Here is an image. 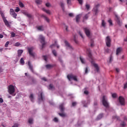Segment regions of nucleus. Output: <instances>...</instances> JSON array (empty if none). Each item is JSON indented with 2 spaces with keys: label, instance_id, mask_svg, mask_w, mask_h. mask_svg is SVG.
Instances as JSON below:
<instances>
[{
  "label": "nucleus",
  "instance_id": "obj_55",
  "mask_svg": "<svg viewBox=\"0 0 127 127\" xmlns=\"http://www.w3.org/2000/svg\"><path fill=\"white\" fill-rule=\"evenodd\" d=\"M54 121L56 123H57V122H58V119H57V118H55L54 119Z\"/></svg>",
  "mask_w": 127,
  "mask_h": 127
},
{
  "label": "nucleus",
  "instance_id": "obj_4",
  "mask_svg": "<svg viewBox=\"0 0 127 127\" xmlns=\"http://www.w3.org/2000/svg\"><path fill=\"white\" fill-rule=\"evenodd\" d=\"M102 104L105 108H109V103L106 96H103L102 98Z\"/></svg>",
  "mask_w": 127,
  "mask_h": 127
},
{
  "label": "nucleus",
  "instance_id": "obj_32",
  "mask_svg": "<svg viewBox=\"0 0 127 127\" xmlns=\"http://www.w3.org/2000/svg\"><path fill=\"white\" fill-rule=\"evenodd\" d=\"M21 45V44H20V43L19 42H16L15 43L14 45L16 47H18L19 46H20Z\"/></svg>",
  "mask_w": 127,
  "mask_h": 127
},
{
  "label": "nucleus",
  "instance_id": "obj_64",
  "mask_svg": "<svg viewBox=\"0 0 127 127\" xmlns=\"http://www.w3.org/2000/svg\"><path fill=\"white\" fill-rule=\"evenodd\" d=\"M124 41L127 42V37L125 39H124Z\"/></svg>",
  "mask_w": 127,
  "mask_h": 127
},
{
  "label": "nucleus",
  "instance_id": "obj_16",
  "mask_svg": "<svg viewBox=\"0 0 127 127\" xmlns=\"http://www.w3.org/2000/svg\"><path fill=\"white\" fill-rule=\"evenodd\" d=\"M22 53H23V50H18L17 51L18 57H20V56H21Z\"/></svg>",
  "mask_w": 127,
  "mask_h": 127
},
{
  "label": "nucleus",
  "instance_id": "obj_24",
  "mask_svg": "<svg viewBox=\"0 0 127 127\" xmlns=\"http://www.w3.org/2000/svg\"><path fill=\"white\" fill-rule=\"evenodd\" d=\"M42 10L43 11H45V12H46V13H47L48 14H50L51 12H50V10H47L44 8H42Z\"/></svg>",
  "mask_w": 127,
  "mask_h": 127
},
{
  "label": "nucleus",
  "instance_id": "obj_25",
  "mask_svg": "<svg viewBox=\"0 0 127 127\" xmlns=\"http://www.w3.org/2000/svg\"><path fill=\"white\" fill-rule=\"evenodd\" d=\"M27 64L29 66V69L32 70V67L31 66V62H30V61H28Z\"/></svg>",
  "mask_w": 127,
  "mask_h": 127
},
{
  "label": "nucleus",
  "instance_id": "obj_9",
  "mask_svg": "<svg viewBox=\"0 0 127 127\" xmlns=\"http://www.w3.org/2000/svg\"><path fill=\"white\" fill-rule=\"evenodd\" d=\"M84 32L87 37H90L91 33L90 32V30L88 28H84Z\"/></svg>",
  "mask_w": 127,
  "mask_h": 127
},
{
  "label": "nucleus",
  "instance_id": "obj_61",
  "mask_svg": "<svg viewBox=\"0 0 127 127\" xmlns=\"http://www.w3.org/2000/svg\"><path fill=\"white\" fill-rule=\"evenodd\" d=\"M68 15H69V16H70L71 17H72L73 15V13H70L68 14Z\"/></svg>",
  "mask_w": 127,
  "mask_h": 127
},
{
  "label": "nucleus",
  "instance_id": "obj_26",
  "mask_svg": "<svg viewBox=\"0 0 127 127\" xmlns=\"http://www.w3.org/2000/svg\"><path fill=\"white\" fill-rule=\"evenodd\" d=\"M52 53H53V55H54V56H55V57H56V56H57V52L56 51V50H53Z\"/></svg>",
  "mask_w": 127,
  "mask_h": 127
},
{
  "label": "nucleus",
  "instance_id": "obj_44",
  "mask_svg": "<svg viewBox=\"0 0 127 127\" xmlns=\"http://www.w3.org/2000/svg\"><path fill=\"white\" fill-rule=\"evenodd\" d=\"M112 98H117V93H113L112 95Z\"/></svg>",
  "mask_w": 127,
  "mask_h": 127
},
{
  "label": "nucleus",
  "instance_id": "obj_8",
  "mask_svg": "<svg viewBox=\"0 0 127 127\" xmlns=\"http://www.w3.org/2000/svg\"><path fill=\"white\" fill-rule=\"evenodd\" d=\"M10 14L14 17V18H16V16H17V14L14 12V10L12 8L10 9Z\"/></svg>",
  "mask_w": 127,
  "mask_h": 127
},
{
  "label": "nucleus",
  "instance_id": "obj_40",
  "mask_svg": "<svg viewBox=\"0 0 127 127\" xmlns=\"http://www.w3.org/2000/svg\"><path fill=\"white\" fill-rule=\"evenodd\" d=\"M11 37H15V33L14 32H11Z\"/></svg>",
  "mask_w": 127,
  "mask_h": 127
},
{
  "label": "nucleus",
  "instance_id": "obj_42",
  "mask_svg": "<svg viewBox=\"0 0 127 127\" xmlns=\"http://www.w3.org/2000/svg\"><path fill=\"white\" fill-rule=\"evenodd\" d=\"M121 126H122V127H126V123H125V122H122L121 124Z\"/></svg>",
  "mask_w": 127,
  "mask_h": 127
},
{
  "label": "nucleus",
  "instance_id": "obj_13",
  "mask_svg": "<svg viewBox=\"0 0 127 127\" xmlns=\"http://www.w3.org/2000/svg\"><path fill=\"white\" fill-rule=\"evenodd\" d=\"M104 115L103 114H100L97 116V117L95 119V121H100V120L102 119Z\"/></svg>",
  "mask_w": 127,
  "mask_h": 127
},
{
  "label": "nucleus",
  "instance_id": "obj_23",
  "mask_svg": "<svg viewBox=\"0 0 127 127\" xmlns=\"http://www.w3.org/2000/svg\"><path fill=\"white\" fill-rule=\"evenodd\" d=\"M3 20L6 26H9V23H8V21H7V20H6V18L4 19Z\"/></svg>",
  "mask_w": 127,
  "mask_h": 127
},
{
  "label": "nucleus",
  "instance_id": "obj_2",
  "mask_svg": "<svg viewBox=\"0 0 127 127\" xmlns=\"http://www.w3.org/2000/svg\"><path fill=\"white\" fill-rule=\"evenodd\" d=\"M15 91V88H14V86L10 85L8 86V92L10 95H12V96H15L16 94L14 93Z\"/></svg>",
  "mask_w": 127,
  "mask_h": 127
},
{
  "label": "nucleus",
  "instance_id": "obj_46",
  "mask_svg": "<svg viewBox=\"0 0 127 127\" xmlns=\"http://www.w3.org/2000/svg\"><path fill=\"white\" fill-rule=\"evenodd\" d=\"M77 1H78L79 4H83V0H77Z\"/></svg>",
  "mask_w": 127,
  "mask_h": 127
},
{
  "label": "nucleus",
  "instance_id": "obj_56",
  "mask_svg": "<svg viewBox=\"0 0 127 127\" xmlns=\"http://www.w3.org/2000/svg\"><path fill=\"white\" fill-rule=\"evenodd\" d=\"M29 124H32V119H29Z\"/></svg>",
  "mask_w": 127,
  "mask_h": 127
},
{
  "label": "nucleus",
  "instance_id": "obj_20",
  "mask_svg": "<svg viewBox=\"0 0 127 127\" xmlns=\"http://www.w3.org/2000/svg\"><path fill=\"white\" fill-rule=\"evenodd\" d=\"M64 44L65 45V46H66L67 47H69V48H72V47L71 46V45H70V44H69L68 41L66 40L64 41Z\"/></svg>",
  "mask_w": 127,
  "mask_h": 127
},
{
  "label": "nucleus",
  "instance_id": "obj_11",
  "mask_svg": "<svg viewBox=\"0 0 127 127\" xmlns=\"http://www.w3.org/2000/svg\"><path fill=\"white\" fill-rule=\"evenodd\" d=\"M115 16H116L115 20L117 22L118 24H119V25L121 26V25H122V22H121V21L120 20V17H119V16H118L117 15H115Z\"/></svg>",
  "mask_w": 127,
  "mask_h": 127
},
{
  "label": "nucleus",
  "instance_id": "obj_49",
  "mask_svg": "<svg viewBox=\"0 0 127 127\" xmlns=\"http://www.w3.org/2000/svg\"><path fill=\"white\" fill-rule=\"evenodd\" d=\"M88 67H86L85 68V74H88Z\"/></svg>",
  "mask_w": 127,
  "mask_h": 127
},
{
  "label": "nucleus",
  "instance_id": "obj_1",
  "mask_svg": "<svg viewBox=\"0 0 127 127\" xmlns=\"http://www.w3.org/2000/svg\"><path fill=\"white\" fill-rule=\"evenodd\" d=\"M87 54L88 55V57L91 59V61L90 62L91 64H92L94 67H95L97 72H99V66H98L97 64H95V62L93 61V59L92 58V54L91 53V51L90 49L87 50Z\"/></svg>",
  "mask_w": 127,
  "mask_h": 127
},
{
  "label": "nucleus",
  "instance_id": "obj_5",
  "mask_svg": "<svg viewBox=\"0 0 127 127\" xmlns=\"http://www.w3.org/2000/svg\"><path fill=\"white\" fill-rule=\"evenodd\" d=\"M67 78L69 80V81H71V79H72V80L75 81L76 82L78 81V79H77V76L74 75L73 74L67 75Z\"/></svg>",
  "mask_w": 127,
  "mask_h": 127
},
{
  "label": "nucleus",
  "instance_id": "obj_17",
  "mask_svg": "<svg viewBox=\"0 0 127 127\" xmlns=\"http://www.w3.org/2000/svg\"><path fill=\"white\" fill-rule=\"evenodd\" d=\"M22 13L24 14V15L27 16V17H28L29 18H30V17H31V15H30V14H28L27 12H26V11H23Z\"/></svg>",
  "mask_w": 127,
  "mask_h": 127
},
{
  "label": "nucleus",
  "instance_id": "obj_31",
  "mask_svg": "<svg viewBox=\"0 0 127 127\" xmlns=\"http://www.w3.org/2000/svg\"><path fill=\"white\" fill-rule=\"evenodd\" d=\"M61 6L62 8V9H63V11H64V10L65 9V8L64 7V3L61 2Z\"/></svg>",
  "mask_w": 127,
  "mask_h": 127
},
{
  "label": "nucleus",
  "instance_id": "obj_47",
  "mask_svg": "<svg viewBox=\"0 0 127 127\" xmlns=\"http://www.w3.org/2000/svg\"><path fill=\"white\" fill-rule=\"evenodd\" d=\"M108 22L109 23H110V25H113V21H112V20H109Z\"/></svg>",
  "mask_w": 127,
  "mask_h": 127
},
{
  "label": "nucleus",
  "instance_id": "obj_34",
  "mask_svg": "<svg viewBox=\"0 0 127 127\" xmlns=\"http://www.w3.org/2000/svg\"><path fill=\"white\" fill-rule=\"evenodd\" d=\"M0 14H1L3 20L5 19V17H4V14H3V13H2L1 11H0Z\"/></svg>",
  "mask_w": 127,
  "mask_h": 127
},
{
  "label": "nucleus",
  "instance_id": "obj_63",
  "mask_svg": "<svg viewBox=\"0 0 127 127\" xmlns=\"http://www.w3.org/2000/svg\"><path fill=\"white\" fill-rule=\"evenodd\" d=\"M115 119H117V120H120V117H119L117 116H115Z\"/></svg>",
  "mask_w": 127,
  "mask_h": 127
},
{
  "label": "nucleus",
  "instance_id": "obj_21",
  "mask_svg": "<svg viewBox=\"0 0 127 127\" xmlns=\"http://www.w3.org/2000/svg\"><path fill=\"white\" fill-rule=\"evenodd\" d=\"M54 46H57V48H59V46L57 45V42L55 41V44L50 46L51 48H53Z\"/></svg>",
  "mask_w": 127,
  "mask_h": 127
},
{
  "label": "nucleus",
  "instance_id": "obj_53",
  "mask_svg": "<svg viewBox=\"0 0 127 127\" xmlns=\"http://www.w3.org/2000/svg\"><path fill=\"white\" fill-rule=\"evenodd\" d=\"M67 4H71V0H67Z\"/></svg>",
  "mask_w": 127,
  "mask_h": 127
},
{
  "label": "nucleus",
  "instance_id": "obj_57",
  "mask_svg": "<svg viewBox=\"0 0 127 127\" xmlns=\"http://www.w3.org/2000/svg\"><path fill=\"white\" fill-rule=\"evenodd\" d=\"M124 89H127V82L126 83V84H124Z\"/></svg>",
  "mask_w": 127,
  "mask_h": 127
},
{
  "label": "nucleus",
  "instance_id": "obj_19",
  "mask_svg": "<svg viewBox=\"0 0 127 127\" xmlns=\"http://www.w3.org/2000/svg\"><path fill=\"white\" fill-rule=\"evenodd\" d=\"M81 18V15H77L76 16V22L78 23V22H79V21H80V19Z\"/></svg>",
  "mask_w": 127,
  "mask_h": 127
},
{
  "label": "nucleus",
  "instance_id": "obj_38",
  "mask_svg": "<svg viewBox=\"0 0 127 127\" xmlns=\"http://www.w3.org/2000/svg\"><path fill=\"white\" fill-rule=\"evenodd\" d=\"M73 40L76 44H78V41L76 39V35H74L73 36Z\"/></svg>",
  "mask_w": 127,
  "mask_h": 127
},
{
  "label": "nucleus",
  "instance_id": "obj_60",
  "mask_svg": "<svg viewBox=\"0 0 127 127\" xmlns=\"http://www.w3.org/2000/svg\"><path fill=\"white\" fill-rule=\"evenodd\" d=\"M0 103H3V99L1 98H0Z\"/></svg>",
  "mask_w": 127,
  "mask_h": 127
},
{
  "label": "nucleus",
  "instance_id": "obj_51",
  "mask_svg": "<svg viewBox=\"0 0 127 127\" xmlns=\"http://www.w3.org/2000/svg\"><path fill=\"white\" fill-rule=\"evenodd\" d=\"M8 44H9V42L8 41L6 42L5 44V47H7L8 46Z\"/></svg>",
  "mask_w": 127,
  "mask_h": 127
},
{
  "label": "nucleus",
  "instance_id": "obj_29",
  "mask_svg": "<svg viewBox=\"0 0 127 127\" xmlns=\"http://www.w3.org/2000/svg\"><path fill=\"white\" fill-rule=\"evenodd\" d=\"M28 50L30 55H32V48H28Z\"/></svg>",
  "mask_w": 127,
  "mask_h": 127
},
{
  "label": "nucleus",
  "instance_id": "obj_50",
  "mask_svg": "<svg viewBox=\"0 0 127 127\" xmlns=\"http://www.w3.org/2000/svg\"><path fill=\"white\" fill-rule=\"evenodd\" d=\"M35 57H36V54L34 53H32V58H35Z\"/></svg>",
  "mask_w": 127,
  "mask_h": 127
},
{
  "label": "nucleus",
  "instance_id": "obj_30",
  "mask_svg": "<svg viewBox=\"0 0 127 127\" xmlns=\"http://www.w3.org/2000/svg\"><path fill=\"white\" fill-rule=\"evenodd\" d=\"M46 67L47 69H49L50 68H52V67H53V65H52V64H47V65H46Z\"/></svg>",
  "mask_w": 127,
  "mask_h": 127
},
{
  "label": "nucleus",
  "instance_id": "obj_52",
  "mask_svg": "<svg viewBox=\"0 0 127 127\" xmlns=\"http://www.w3.org/2000/svg\"><path fill=\"white\" fill-rule=\"evenodd\" d=\"M79 34L82 38H84V37L83 36V34H82V33L81 32V31L79 32Z\"/></svg>",
  "mask_w": 127,
  "mask_h": 127
},
{
  "label": "nucleus",
  "instance_id": "obj_7",
  "mask_svg": "<svg viewBox=\"0 0 127 127\" xmlns=\"http://www.w3.org/2000/svg\"><path fill=\"white\" fill-rule=\"evenodd\" d=\"M119 103L121 106H125L126 102L125 101V98L123 96H120L119 98Z\"/></svg>",
  "mask_w": 127,
  "mask_h": 127
},
{
  "label": "nucleus",
  "instance_id": "obj_45",
  "mask_svg": "<svg viewBox=\"0 0 127 127\" xmlns=\"http://www.w3.org/2000/svg\"><path fill=\"white\" fill-rule=\"evenodd\" d=\"M43 58L45 61H47V56H43Z\"/></svg>",
  "mask_w": 127,
  "mask_h": 127
},
{
  "label": "nucleus",
  "instance_id": "obj_54",
  "mask_svg": "<svg viewBox=\"0 0 127 127\" xmlns=\"http://www.w3.org/2000/svg\"><path fill=\"white\" fill-rule=\"evenodd\" d=\"M76 105H77V103L76 102H72V106L73 107H75V106H76Z\"/></svg>",
  "mask_w": 127,
  "mask_h": 127
},
{
  "label": "nucleus",
  "instance_id": "obj_48",
  "mask_svg": "<svg viewBox=\"0 0 127 127\" xmlns=\"http://www.w3.org/2000/svg\"><path fill=\"white\" fill-rule=\"evenodd\" d=\"M43 93H41V99L40 100H41V101H43Z\"/></svg>",
  "mask_w": 127,
  "mask_h": 127
},
{
  "label": "nucleus",
  "instance_id": "obj_3",
  "mask_svg": "<svg viewBox=\"0 0 127 127\" xmlns=\"http://www.w3.org/2000/svg\"><path fill=\"white\" fill-rule=\"evenodd\" d=\"M39 39L41 43H42V48H44V46H45V38L43 36H42V35H39Z\"/></svg>",
  "mask_w": 127,
  "mask_h": 127
},
{
  "label": "nucleus",
  "instance_id": "obj_15",
  "mask_svg": "<svg viewBox=\"0 0 127 127\" xmlns=\"http://www.w3.org/2000/svg\"><path fill=\"white\" fill-rule=\"evenodd\" d=\"M37 29L39 30V31H44V27L43 26H37Z\"/></svg>",
  "mask_w": 127,
  "mask_h": 127
},
{
  "label": "nucleus",
  "instance_id": "obj_27",
  "mask_svg": "<svg viewBox=\"0 0 127 127\" xmlns=\"http://www.w3.org/2000/svg\"><path fill=\"white\" fill-rule=\"evenodd\" d=\"M19 5L20 7H24V4H23V3L20 1H19Z\"/></svg>",
  "mask_w": 127,
  "mask_h": 127
},
{
  "label": "nucleus",
  "instance_id": "obj_43",
  "mask_svg": "<svg viewBox=\"0 0 127 127\" xmlns=\"http://www.w3.org/2000/svg\"><path fill=\"white\" fill-rule=\"evenodd\" d=\"M85 6H86V8L87 9V10H89L90 9V5L88 4H86L85 5Z\"/></svg>",
  "mask_w": 127,
  "mask_h": 127
},
{
  "label": "nucleus",
  "instance_id": "obj_58",
  "mask_svg": "<svg viewBox=\"0 0 127 127\" xmlns=\"http://www.w3.org/2000/svg\"><path fill=\"white\" fill-rule=\"evenodd\" d=\"M46 6L47 7H49V6H50V3H46Z\"/></svg>",
  "mask_w": 127,
  "mask_h": 127
},
{
  "label": "nucleus",
  "instance_id": "obj_14",
  "mask_svg": "<svg viewBox=\"0 0 127 127\" xmlns=\"http://www.w3.org/2000/svg\"><path fill=\"white\" fill-rule=\"evenodd\" d=\"M60 110L62 113L64 112V110H65V108H64V103H62L60 105Z\"/></svg>",
  "mask_w": 127,
  "mask_h": 127
},
{
  "label": "nucleus",
  "instance_id": "obj_35",
  "mask_svg": "<svg viewBox=\"0 0 127 127\" xmlns=\"http://www.w3.org/2000/svg\"><path fill=\"white\" fill-rule=\"evenodd\" d=\"M102 26L103 27H106V22H105V20H103L102 21Z\"/></svg>",
  "mask_w": 127,
  "mask_h": 127
},
{
  "label": "nucleus",
  "instance_id": "obj_22",
  "mask_svg": "<svg viewBox=\"0 0 127 127\" xmlns=\"http://www.w3.org/2000/svg\"><path fill=\"white\" fill-rule=\"evenodd\" d=\"M19 62L21 65H24V63H25V62H24V59H23V58H21L19 61Z\"/></svg>",
  "mask_w": 127,
  "mask_h": 127
},
{
  "label": "nucleus",
  "instance_id": "obj_6",
  "mask_svg": "<svg viewBox=\"0 0 127 127\" xmlns=\"http://www.w3.org/2000/svg\"><path fill=\"white\" fill-rule=\"evenodd\" d=\"M105 42L106 43V46L107 47H111V43L112 42V40H111V37L110 36H108L106 39H105Z\"/></svg>",
  "mask_w": 127,
  "mask_h": 127
},
{
  "label": "nucleus",
  "instance_id": "obj_59",
  "mask_svg": "<svg viewBox=\"0 0 127 127\" xmlns=\"http://www.w3.org/2000/svg\"><path fill=\"white\" fill-rule=\"evenodd\" d=\"M84 93L85 95H88V94H89V92L87 90L84 91Z\"/></svg>",
  "mask_w": 127,
  "mask_h": 127
},
{
  "label": "nucleus",
  "instance_id": "obj_41",
  "mask_svg": "<svg viewBox=\"0 0 127 127\" xmlns=\"http://www.w3.org/2000/svg\"><path fill=\"white\" fill-rule=\"evenodd\" d=\"M20 10V9H19V7H16V9H15V12H18Z\"/></svg>",
  "mask_w": 127,
  "mask_h": 127
},
{
  "label": "nucleus",
  "instance_id": "obj_10",
  "mask_svg": "<svg viewBox=\"0 0 127 127\" xmlns=\"http://www.w3.org/2000/svg\"><path fill=\"white\" fill-rule=\"evenodd\" d=\"M100 6V4H98L95 6V7L93 8V11L94 12H95V15H97L98 13H99V10L98 9V8Z\"/></svg>",
  "mask_w": 127,
  "mask_h": 127
},
{
  "label": "nucleus",
  "instance_id": "obj_33",
  "mask_svg": "<svg viewBox=\"0 0 127 127\" xmlns=\"http://www.w3.org/2000/svg\"><path fill=\"white\" fill-rule=\"evenodd\" d=\"M80 60L82 64H85V60L84 59L82 58V57H80Z\"/></svg>",
  "mask_w": 127,
  "mask_h": 127
},
{
  "label": "nucleus",
  "instance_id": "obj_62",
  "mask_svg": "<svg viewBox=\"0 0 127 127\" xmlns=\"http://www.w3.org/2000/svg\"><path fill=\"white\" fill-rule=\"evenodd\" d=\"M42 80H43V81H47V80L46 79V78L45 77L42 78Z\"/></svg>",
  "mask_w": 127,
  "mask_h": 127
},
{
  "label": "nucleus",
  "instance_id": "obj_12",
  "mask_svg": "<svg viewBox=\"0 0 127 127\" xmlns=\"http://www.w3.org/2000/svg\"><path fill=\"white\" fill-rule=\"evenodd\" d=\"M123 51V48L122 47L118 48L116 50V55H119L121 52Z\"/></svg>",
  "mask_w": 127,
  "mask_h": 127
},
{
  "label": "nucleus",
  "instance_id": "obj_28",
  "mask_svg": "<svg viewBox=\"0 0 127 127\" xmlns=\"http://www.w3.org/2000/svg\"><path fill=\"white\" fill-rule=\"evenodd\" d=\"M35 2L37 3V4H41L42 1L41 0H36Z\"/></svg>",
  "mask_w": 127,
  "mask_h": 127
},
{
  "label": "nucleus",
  "instance_id": "obj_39",
  "mask_svg": "<svg viewBox=\"0 0 127 127\" xmlns=\"http://www.w3.org/2000/svg\"><path fill=\"white\" fill-rule=\"evenodd\" d=\"M88 17H89V15H88V14H86L84 16V17H83V21H84V19H88Z\"/></svg>",
  "mask_w": 127,
  "mask_h": 127
},
{
  "label": "nucleus",
  "instance_id": "obj_36",
  "mask_svg": "<svg viewBox=\"0 0 127 127\" xmlns=\"http://www.w3.org/2000/svg\"><path fill=\"white\" fill-rule=\"evenodd\" d=\"M49 89V90H54V87L53 86V85L50 84Z\"/></svg>",
  "mask_w": 127,
  "mask_h": 127
},
{
  "label": "nucleus",
  "instance_id": "obj_37",
  "mask_svg": "<svg viewBox=\"0 0 127 127\" xmlns=\"http://www.w3.org/2000/svg\"><path fill=\"white\" fill-rule=\"evenodd\" d=\"M59 116L64 118V117H66V114L64 113H59Z\"/></svg>",
  "mask_w": 127,
  "mask_h": 127
},
{
  "label": "nucleus",
  "instance_id": "obj_18",
  "mask_svg": "<svg viewBox=\"0 0 127 127\" xmlns=\"http://www.w3.org/2000/svg\"><path fill=\"white\" fill-rule=\"evenodd\" d=\"M42 17H44L45 20H46L47 22H50V20H49V18H48L46 16L42 15Z\"/></svg>",
  "mask_w": 127,
  "mask_h": 127
}]
</instances>
